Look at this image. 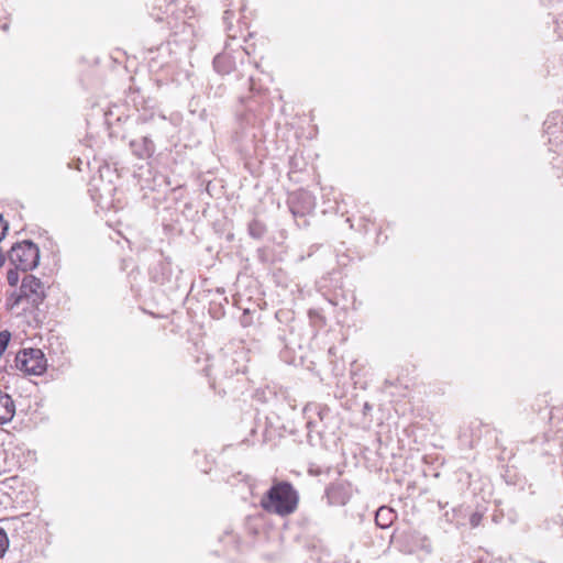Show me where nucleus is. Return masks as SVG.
Instances as JSON below:
<instances>
[{
	"mask_svg": "<svg viewBox=\"0 0 563 563\" xmlns=\"http://www.w3.org/2000/svg\"><path fill=\"white\" fill-rule=\"evenodd\" d=\"M299 504V494L285 481H274L271 488L263 495L260 505L268 514L287 517L294 514Z\"/></svg>",
	"mask_w": 563,
	"mask_h": 563,
	"instance_id": "nucleus-1",
	"label": "nucleus"
},
{
	"mask_svg": "<svg viewBox=\"0 0 563 563\" xmlns=\"http://www.w3.org/2000/svg\"><path fill=\"white\" fill-rule=\"evenodd\" d=\"M10 263L22 272L32 271L40 262V250L32 241L14 244L8 253Z\"/></svg>",
	"mask_w": 563,
	"mask_h": 563,
	"instance_id": "nucleus-2",
	"label": "nucleus"
},
{
	"mask_svg": "<svg viewBox=\"0 0 563 563\" xmlns=\"http://www.w3.org/2000/svg\"><path fill=\"white\" fill-rule=\"evenodd\" d=\"M15 366L32 375H41L46 369V358L40 349H24L15 355Z\"/></svg>",
	"mask_w": 563,
	"mask_h": 563,
	"instance_id": "nucleus-3",
	"label": "nucleus"
},
{
	"mask_svg": "<svg viewBox=\"0 0 563 563\" xmlns=\"http://www.w3.org/2000/svg\"><path fill=\"white\" fill-rule=\"evenodd\" d=\"M20 291L22 292L25 301L32 307H38L45 298L43 283L33 275H26L23 277Z\"/></svg>",
	"mask_w": 563,
	"mask_h": 563,
	"instance_id": "nucleus-4",
	"label": "nucleus"
},
{
	"mask_svg": "<svg viewBox=\"0 0 563 563\" xmlns=\"http://www.w3.org/2000/svg\"><path fill=\"white\" fill-rule=\"evenodd\" d=\"M289 210L294 217H303L314 208V198L306 190H297L288 197Z\"/></svg>",
	"mask_w": 563,
	"mask_h": 563,
	"instance_id": "nucleus-5",
	"label": "nucleus"
},
{
	"mask_svg": "<svg viewBox=\"0 0 563 563\" xmlns=\"http://www.w3.org/2000/svg\"><path fill=\"white\" fill-rule=\"evenodd\" d=\"M431 552V544L427 537L419 533H407L400 545V551L407 554L416 553L417 551Z\"/></svg>",
	"mask_w": 563,
	"mask_h": 563,
	"instance_id": "nucleus-6",
	"label": "nucleus"
},
{
	"mask_svg": "<svg viewBox=\"0 0 563 563\" xmlns=\"http://www.w3.org/2000/svg\"><path fill=\"white\" fill-rule=\"evenodd\" d=\"M179 20L180 16L178 14H173L168 18V24L170 25L172 29V35L174 37L179 36V42L187 43L194 36V26L191 23H188L186 21H181V23H179Z\"/></svg>",
	"mask_w": 563,
	"mask_h": 563,
	"instance_id": "nucleus-7",
	"label": "nucleus"
},
{
	"mask_svg": "<svg viewBox=\"0 0 563 563\" xmlns=\"http://www.w3.org/2000/svg\"><path fill=\"white\" fill-rule=\"evenodd\" d=\"M130 147L133 154L140 159L150 158L155 152V145L147 136L131 141Z\"/></svg>",
	"mask_w": 563,
	"mask_h": 563,
	"instance_id": "nucleus-8",
	"label": "nucleus"
},
{
	"mask_svg": "<svg viewBox=\"0 0 563 563\" xmlns=\"http://www.w3.org/2000/svg\"><path fill=\"white\" fill-rule=\"evenodd\" d=\"M15 413V405L10 395L0 390V424L10 422Z\"/></svg>",
	"mask_w": 563,
	"mask_h": 563,
	"instance_id": "nucleus-9",
	"label": "nucleus"
},
{
	"mask_svg": "<svg viewBox=\"0 0 563 563\" xmlns=\"http://www.w3.org/2000/svg\"><path fill=\"white\" fill-rule=\"evenodd\" d=\"M213 67L217 73L225 75L235 68V62L230 54L221 53L213 58Z\"/></svg>",
	"mask_w": 563,
	"mask_h": 563,
	"instance_id": "nucleus-10",
	"label": "nucleus"
},
{
	"mask_svg": "<svg viewBox=\"0 0 563 563\" xmlns=\"http://www.w3.org/2000/svg\"><path fill=\"white\" fill-rule=\"evenodd\" d=\"M396 517L397 515L391 508L382 506L376 511L375 522L379 528L386 529L391 526Z\"/></svg>",
	"mask_w": 563,
	"mask_h": 563,
	"instance_id": "nucleus-11",
	"label": "nucleus"
},
{
	"mask_svg": "<svg viewBox=\"0 0 563 563\" xmlns=\"http://www.w3.org/2000/svg\"><path fill=\"white\" fill-rule=\"evenodd\" d=\"M242 354V352H234L233 355H225L223 357L221 366L224 367V376H230L244 371V367L235 365L236 356H241Z\"/></svg>",
	"mask_w": 563,
	"mask_h": 563,
	"instance_id": "nucleus-12",
	"label": "nucleus"
},
{
	"mask_svg": "<svg viewBox=\"0 0 563 563\" xmlns=\"http://www.w3.org/2000/svg\"><path fill=\"white\" fill-rule=\"evenodd\" d=\"M249 233L254 239H262L266 233V227L260 220H252L249 224Z\"/></svg>",
	"mask_w": 563,
	"mask_h": 563,
	"instance_id": "nucleus-13",
	"label": "nucleus"
},
{
	"mask_svg": "<svg viewBox=\"0 0 563 563\" xmlns=\"http://www.w3.org/2000/svg\"><path fill=\"white\" fill-rule=\"evenodd\" d=\"M11 339V333L7 330L0 332V358L5 352Z\"/></svg>",
	"mask_w": 563,
	"mask_h": 563,
	"instance_id": "nucleus-14",
	"label": "nucleus"
},
{
	"mask_svg": "<svg viewBox=\"0 0 563 563\" xmlns=\"http://www.w3.org/2000/svg\"><path fill=\"white\" fill-rule=\"evenodd\" d=\"M9 548V538L3 528H0V558H3Z\"/></svg>",
	"mask_w": 563,
	"mask_h": 563,
	"instance_id": "nucleus-15",
	"label": "nucleus"
},
{
	"mask_svg": "<svg viewBox=\"0 0 563 563\" xmlns=\"http://www.w3.org/2000/svg\"><path fill=\"white\" fill-rule=\"evenodd\" d=\"M24 297L22 296V292L13 291L10 297L8 298V305H10L11 308L19 306L22 301H24Z\"/></svg>",
	"mask_w": 563,
	"mask_h": 563,
	"instance_id": "nucleus-16",
	"label": "nucleus"
},
{
	"mask_svg": "<svg viewBox=\"0 0 563 563\" xmlns=\"http://www.w3.org/2000/svg\"><path fill=\"white\" fill-rule=\"evenodd\" d=\"M19 269H16V267L14 269H10L7 274V280H8V284L12 287L16 286L18 282H19V273H18Z\"/></svg>",
	"mask_w": 563,
	"mask_h": 563,
	"instance_id": "nucleus-17",
	"label": "nucleus"
},
{
	"mask_svg": "<svg viewBox=\"0 0 563 563\" xmlns=\"http://www.w3.org/2000/svg\"><path fill=\"white\" fill-rule=\"evenodd\" d=\"M482 518H483V516L479 512L472 514L471 517H470V525L473 528L477 527L481 523Z\"/></svg>",
	"mask_w": 563,
	"mask_h": 563,
	"instance_id": "nucleus-18",
	"label": "nucleus"
},
{
	"mask_svg": "<svg viewBox=\"0 0 563 563\" xmlns=\"http://www.w3.org/2000/svg\"><path fill=\"white\" fill-rule=\"evenodd\" d=\"M339 492V488H331L328 490V495H329V498L333 501V503H338V504H342L344 505L346 503V499L345 498H342L340 500L338 499H334L335 498V494Z\"/></svg>",
	"mask_w": 563,
	"mask_h": 563,
	"instance_id": "nucleus-19",
	"label": "nucleus"
},
{
	"mask_svg": "<svg viewBox=\"0 0 563 563\" xmlns=\"http://www.w3.org/2000/svg\"><path fill=\"white\" fill-rule=\"evenodd\" d=\"M313 409L321 421L323 420L324 416L328 415L327 408L314 406Z\"/></svg>",
	"mask_w": 563,
	"mask_h": 563,
	"instance_id": "nucleus-20",
	"label": "nucleus"
},
{
	"mask_svg": "<svg viewBox=\"0 0 563 563\" xmlns=\"http://www.w3.org/2000/svg\"><path fill=\"white\" fill-rule=\"evenodd\" d=\"M0 229H1V233H0V240H1L2 238H4L5 232L8 230V222L3 220L2 216H0Z\"/></svg>",
	"mask_w": 563,
	"mask_h": 563,
	"instance_id": "nucleus-21",
	"label": "nucleus"
},
{
	"mask_svg": "<svg viewBox=\"0 0 563 563\" xmlns=\"http://www.w3.org/2000/svg\"><path fill=\"white\" fill-rule=\"evenodd\" d=\"M316 421L309 417V420L307 421V428L312 430L316 427Z\"/></svg>",
	"mask_w": 563,
	"mask_h": 563,
	"instance_id": "nucleus-22",
	"label": "nucleus"
},
{
	"mask_svg": "<svg viewBox=\"0 0 563 563\" xmlns=\"http://www.w3.org/2000/svg\"><path fill=\"white\" fill-rule=\"evenodd\" d=\"M4 263H5V256H4L3 252L0 250V267L3 266Z\"/></svg>",
	"mask_w": 563,
	"mask_h": 563,
	"instance_id": "nucleus-23",
	"label": "nucleus"
},
{
	"mask_svg": "<svg viewBox=\"0 0 563 563\" xmlns=\"http://www.w3.org/2000/svg\"><path fill=\"white\" fill-rule=\"evenodd\" d=\"M2 30H3V31H7V30H8V24H3V25H2Z\"/></svg>",
	"mask_w": 563,
	"mask_h": 563,
	"instance_id": "nucleus-24",
	"label": "nucleus"
},
{
	"mask_svg": "<svg viewBox=\"0 0 563 563\" xmlns=\"http://www.w3.org/2000/svg\"><path fill=\"white\" fill-rule=\"evenodd\" d=\"M311 410H312V408H309V407L305 408V412H309Z\"/></svg>",
	"mask_w": 563,
	"mask_h": 563,
	"instance_id": "nucleus-25",
	"label": "nucleus"
},
{
	"mask_svg": "<svg viewBox=\"0 0 563 563\" xmlns=\"http://www.w3.org/2000/svg\"><path fill=\"white\" fill-rule=\"evenodd\" d=\"M156 20L161 21V20H163V18H162V16H159V15H157V16H156Z\"/></svg>",
	"mask_w": 563,
	"mask_h": 563,
	"instance_id": "nucleus-26",
	"label": "nucleus"
}]
</instances>
